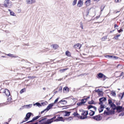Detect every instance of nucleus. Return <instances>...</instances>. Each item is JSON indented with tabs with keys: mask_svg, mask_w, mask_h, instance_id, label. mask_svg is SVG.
Returning a JSON list of instances; mask_svg holds the SVG:
<instances>
[{
	"mask_svg": "<svg viewBox=\"0 0 124 124\" xmlns=\"http://www.w3.org/2000/svg\"><path fill=\"white\" fill-rule=\"evenodd\" d=\"M4 5L5 7L8 8H10L12 5L11 2H10L9 0H5Z\"/></svg>",
	"mask_w": 124,
	"mask_h": 124,
	"instance_id": "nucleus-1",
	"label": "nucleus"
},
{
	"mask_svg": "<svg viewBox=\"0 0 124 124\" xmlns=\"http://www.w3.org/2000/svg\"><path fill=\"white\" fill-rule=\"evenodd\" d=\"M88 114V111H85L84 112L82 113V115L83 116H81L80 117V118L81 119H84L87 117V116Z\"/></svg>",
	"mask_w": 124,
	"mask_h": 124,
	"instance_id": "nucleus-2",
	"label": "nucleus"
},
{
	"mask_svg": "<svg viewBox=\"0 0 124 124\" xmlns=\"http://www.w3.org/2000/svg\"><path fill=\"white\" fill-rule=\"evenodd\" d=\"M106 99L105 97H102L100 98L99 99L100 102L99 104L100 105H104L103 104V102L105 101H106Z\"/></svg>",
	"mask_w": 124,
	"mask_h": 124,
	"instance_id": "nucleus-3",
	"label": "nucleus"
},
{
	"mask_svg": "<svg viewBox=\"0 0 124 124\" xmlns=\"http://www.w3.org/2000/svg\"><path fill=\"white\" fill-rule=\"evenodd\" d=\"M46 118L45 117H42L40 120H39V122L41 123L42 124H44L47 121H46Z\"/></svg>",
	"mask_w": 124,
	"mask_h": 124,
	"instance_id": "nucleus-4",
	"label": "nucleus"
},
{
	"mask_svg": "<svg viewBox=\"0 0 124 124\" xmlns=\"http://www.w3.org/2000/svg\"><path fill=\"white\" fill-rule=\"evenodd\" d=\"M93 119L97 121H98L101 119V117L100 115H98L93 117Z\"/></svg>",
	"mask_w": 124,
	"mask_h": 124,
	"instance_id": "nucleus-5",
	"label": "nucleus"
},
{
	"mask_svg": "<svg viewBox=\"0 0 124 124\" xmlns=\"http://www.w3.org/2000/svg\"><path fill=\"white\" fill-rule=\"evenodd\" d=\"M81 46L82 45L81 44L79 43H78L75 44L74 45L73 47L76 49H79L81 47Z\"/></svg>",
	"mask_w": 124,
	"mask_h": 124,
	"instance_id": "nucleus-6",
	"label": "nucleus"
},
{
	"mask_svg": "<svg viewBox=\"0 0 124 124\" xmlns=\"http://www.w3.org/2000/svg\"><path fill=\"white\" fill-rule=\"evenodd\" d=\"M55 117L54 116L50 119L49 120L47 121V122H46L44 124H49L53 122V120L55 119Z\"/></svg>",
	"mask_w": 124,
	"mask_h": 124,
	"instance_id": "nucleus-7",
	"label": "nucleus"
},
{
	"mask_svg": "<svg viewBox=\"0 0 124 124\" xmlns=\"http://www.w3.org/2000/svg\"><path fill=\"white\" fill-rule=\"evenodd\" d=\"M26 3L28 4H32L36 2V0H26Z\"/></svg>",
	"mask_w": 124,
	"mask_h": 124,
	"instance_id": "nucleus-8",
	"label": "nucleus"
},
{
	"mask_svg": "<svg viewBox=\"0 0 124 124\" xmlns=\"http://www.w3.org/2000/svg\"><path fill=\"white\" fill-rule=\"evenodd\" d=\"M31 115V113L29 112L27 114L26 117L24 119L26 121H27L28 119L30 117Z\"/></svg>",
	"mask_w": 124,
	"mask_h": 124,
	"instance_id": "nucleus-9",
	"label": "nucleus"
},
{
	"mask_svg": "<svg viewBox=\"0 0 124 124\" xmlns=\"http://www.w3.org/2000/svg\"><path fill=\"white\" fill-rule=\"evenodd\" d=\"M54 104V103H52L49 104L46 109V111L49 110L50 109L52 108V107L53 106Z\"/></svg>",
	"mask_w": 124,
	"mask_h": 124,
	"instance_id": "nucleus-10",
	"label": "nucleus"
},
{
	"mask_svg": "<svg viewBox=\"0 0 124 124\" xmlns=\"http://www.w3.org/2000/svg\"><path fill=\"white\" fill-rule=\"evenodd\" d=\"M3 92L5 93L6 95L7 96H9L10 95V93L9 91L7 89H5L3 91Z\"/></svg>",
	"mask_w": 124,
	"mask_h": 124,
	"instance_id": "nucleus-11",
	"label": "nucleus"
},
{
	"mask_svg": "<svg viewBox=\"0 0 124 124\" xmlns=\"http://www.w3.org/2000/svg\"><path fill=\"white\" fill-rule=\"evenodd\" d=\"M100 105V107L99 108V110L100 113L102 112L103 110V108H104V105Z\"/></svg>",
	"mask_w": 124,
	"mask_h": 124,
	"instance_id": "nucleus-12",
	"label": "nucleus"
},
{
	"mask_svg": "<svg viewBox=\"0 0 124 124\" xmlns=\"http://www.w3.org/2000/svg\"><path fill=\"white\" fill-rule=\"evenodd\" d=\"M98 77L99 78H101L104 77L105 79L106 78V76L101 73H99L98 75Z\"/></svg>",
	"mask_w": 124,
	"mask_h": 124,
	"instance_id": "nucleus-13",
	"label": "nucleus"
},
{
	"mask_svg": "<svg viewBox=\"0 0 124 124\" xmlns=\"http://www.w3.org/2000/svg\"><path fill=\"white\" fill-rule=\"evenodd\" d=\"M40 116H38L33 118L32 120L29 121V122H32L35 120H36L40 117Z\"/></svg>",
	"mask_w": 124,
	"mask_h": 124,
	"instance_id": "nucleus-14",
	"label": "nucleus"
},
{
	"mask_svg": "<svg viewBox=\"0 0 124 124\" xmlns=\"http://www.w3.org/2000/svg\"><path fill=\"white\" fill-rule=\"evenodd\" d=\"M82 4L83 2L82 1L80 0L78 1L77 5L79 7L82 6Z\"/></svg>",
	"mask_w": 124,
	"mask_h": 124,
	"instance_id": "nucleus-15",
	"label": "nucleus"
},
{
	"mask_svg": "<svg viewBox=\"0 0 124 124\" xmlns=\"http://www.w3.org/2000/svg\"><path fill=\"white\" fill-rule=\"evenodd\" d=\"M63 91L64 93H66L68 92V88L67 87H65L63 89Z\"/></svg>",
	"mask_w": 124,
	"mask_h": 124,
	"instance_id": "nucleus-16",
	"label": "nucleus"
},
{
	"mask_svg": "<svg viewBox=\"0 0 124 124\" xmlns=\"http://www.w3.org/2000/svg\"><path fill=\"white\" fill-rule=\"evenodd\" d=\"M53 46V48L54 50L57 49L59 47V46L56 44H54L51 45Z\"/></svg>",
	"mask_w": 124,
	"mask_h": 124,
	"instance_id": "nucleus-17",
	"label": "nucleus"
},
{
	"mask_svg": "<svg viewBox=\"0 0 124 124\" xmlns=\"http://www.w3.org/2000/svg\"><path fill=\"white\" fill-rule=\"evenodd\" d=\"M32 106V104H30L28 105H24L23 107H24V108H30Z\"/></svg>",
	"mask_w": 124,
	"mask_h": 124,
	"instance_id": "nucleus-18",
	"label": "nucleus"
},
{
	"mask_svg": "<svg viewBox=\"0 0 124 124\" xmlns=\"http://www.w3.org/2000/svg\"><path fill=\"white\" fill-rule=\"evenodd\" d=\"M89 115L90 116H93L95 113V112L91 110H90L89 111Z\"/></svg>",
	"mask_w": 124,
	"mask_h": 124,
	"instance_id": "nucleus-19",
	"label": "nucleus"
},
{
	"mask_svg": "<svg viewBox=\"0 0 124 124\" xmlns=\"http://www.w3.org/2000/svg\"><path fill=\"white\" fill-rule=\"evenodd\" d=\"M59 119L55 120L54 121L55 122H58L60 121H62L63 120V118L62 117H59Z\"/></svg>",
	"mask_w": 124,
	"mask_h": 124,
	"instance_id": "nucleus-20",
	"label": "nucleus"
},
{
	"mask_svg": "<svg viewBox=\"0 0 124 124\" xmlns=\"http://www.w3.org/2000/svg\"><path fill=\"white\" fill-rule=\"evenodd\" d=\"M92 108H93L95 110H96V108L95 107H93L91 105H90L88 107V108L89 109H91Z\"/></svg>",
	"mask_w": 124,
	"mask_h": 124,
	"instance_id": "nucleus-21",
	"label": "nucleus"
},
{
	"mask_svg": "<svg viewBox=\"0 0 124 124\" xmlns=\"http://www.w3.org/2000/svg\"><path fill=\"white\" fill-rule=\"evenodd\" d=\"M90 0H87V1H86L85 2L86 5L87 6L89 5L90 4Z\"/></svg>",
	"mask_w": 124,
	"mask_h": 124,
	"instance_id": "nucleus-22",
	"label": "nucleus"
},
{
	"mask_svg": "<svg viewBox=\"0 0 124 124\" xmlns=\"http://www.w3.org/2000/svg\"><path fill=\"white\" fill-rule=\"evenodd\" d=\"M111 107L113 109H115L116 108V107L115 105L113 103H112L110 105Z\"/></svg>",
	"mask_w": 124,
	"mask_h": 124,
	"instance_id": "nucleus-23",
	"label": "nucleus"
},
{
	"mask_svg": "<svg viewBox=\"0 0 124 124\" xmlns=\"http://www.w3.org/2000/svg\"><path fill=\"white\" fill-rule=\"evenodd\" d=\"M111 94L112 96H115L116 95L115 92L114 91H112L111 92Z\"/></svg>",
	"mask_w": 124,
	"mask_h": 124,
	"instance_id": "nucleus-24",
	"label": "nucleus"
},
{
	"mask_svg": "<svg viewBox=\"0 0 124 124\" xmlns=\"http://www.w3.org/2000/svg\"><path fill=\"white\" fill-rule=\"evenodd\" d=\"M65 54L68 56H70V53L68 51H67L66 52Z\"/></svg>",
	"mask_w": 124,
	"mask_h": 124,
	"instance_id": "nucleus-25",
	"label": "nucleus"
},
{
	"mask_svg": "<svg viewBox=\"0 0 124 124\" xmlns=\"http://www.w3.org/2000/svg\"><path fill=\"white\" fill-rule=\"evenodd\" d=\"M33 105L34 106H35V105H36L37 106H38L39 107H40L41 106V104H40L38 102L34 104Z\"/></svg>",
	"mask_w": 124,
	"mask_h": 124,
	"instance_id": "nucleus-26",
	"label": "nucleus"
},
{
	"mask_svg": "<svg viewBox=\"0 0 124 124\" xmlns=\"http://www.w3.org/2000/svg\"><path fill=\"white\" fill-rule=\"evenodd\" d=\"M68 69V68H66L65 69H62L60 70H59V71L61 73H62L64 72L66 70Z\"/></svg>",
	"mask_w": 124,
	"mask_h": 124,
	"instance_id": "nucleus-27",
	"label": "nucleus"
},
{
	"mask_svg": "<svg viewBox=\"0 0 124 124\" xmlns=\"http://www.w3.org/2000/svg\"><path fill=\"white\" fill-rule=\"evenodd\" d=\"M70 112L67 111H66L65 113V114L64 115V116H69L70 115Z\"/></svg>",
	"mask_w": 124,
	"mask_h": 124,
	"instance_id": "nucleus-28",
	"label": "nucleus"
},
{
	"mask_svg": "<svg viewBox=\"0 0 124 124\" xmlns=\"http://www.w3.org/2000/svg\"><path fill=\"white\" fill-rule=\"evenodd\" d=\"M59 102L61 103L64 104L65 103H67V102L66 101H62L61 100L59 101Z\"/></svg>",
	"mask_w": 124,
	"mask_h": 124,
	"instance_id": "nucleus-29",
	"label": "nucleus"
},
{
	"mask_svg": "<svg viewBox=\"0 0 124 124\" xmlns=\"http://www.w3.org/2000/svg\"><path fill=\"white\" fill-rule=\"evenodd\" d=\"M107 39V36H105L103 37L101 39L102 41H104L105 39Z\"/></svg>",
	"mask_w": 124,
	"mask_h": 124,
	"instance_id": "nucleus-30",
	"label": "nucleus"
},
{
	"mask_svg": "<svg viewBox=\"0 0 124 124\" xmlns=\"http://www.w3.org/2000/svg\"><path fill=\"white\" fill-rule=\"evenodd\" d=\"M122 106H118L116 108H116L117 109V110H120L121 109H122Z\"/></svg>",
	"mask_w": 124,
	"mask_h": 124,
	"instance_id": "nucleus-31",
	"label": "nucleus"
},
{
	"mask_svg": "<svg viewBox=\"0 0 124 124\" xmlns=\"http://www.w3.org/2000/svg\"><path fill=\"white\" fill-rule=\"evenodd\" d=\"M80 27L82 29H84L83 27V23L82 22H81L80 23Z\"/></svg>",
	"mask_w": 124,
	"mask_h": 124,
	"instance_id": "nucleus-32",
	"label": "nucleus"
},
{
	"mask_svg": "<svg viewBox=\"0 0 124 124\" xmlns=\"http://www.w3.org/2000/svg\"><path fill=\"white\" fill-rule=\"evenodd\" d=\"M72 119V117H70L68 118L66 120L67 121L69 122Z\"/></svg>",
	"mask_w": 124,
	"mask_h": 124,
	"instance_id": "nucleus-33",
	"label": "nucleus"
},
{
	"mask_svg": "<svg viewBox=\"0 0 124 124\" xmlns=\"http://www.w3.org/2000/svg\"><path fill=\"white\" fill-rule=\"evenodd\" d=\"M86 102V100L85 99H83L81 100V102L83 104L85 103Z\"/></svg>",
	"mask_w": 124,
	"mask_h": 124,
	"instance_id": "nucleus-34",
	"label": "nucleus"
},
{
	"mask_svg": "<svg viewBox=\"0 0 124 124\" xmlns=\"http://www.w3.org/2000/svg\"><path fill=\"white\" fill-rule=\"evenodd\" d=\"M88 103L89 104H95V103H94V102L93 100H92L91 101H89L88 102Z\"/></svg>",
	"mask_w": 124,
	"mask_h": 124,
	"instance_id": "nucleus-35",
	"label": "nucleus"
},
{
	"mask_svg": "<svg viewBox=\"0 0 124 124\" xmlns=\"http://www.w3.org/2000/svg\"><path fill=\"white\" fill-rule=\"evenodd\" d=\"M7 55L12 57H16L15 56H14V55L9 54H7Z\"/></svg>",
	"mask_w": 124,
	"mask_h": 124,
	"instance_id": "nucleus-36",
	"label": "nucleus"
},
{
	"mask_svg": "<svg viewBox=\"0 0 124 124\" xmlns=\"http://www.w3.org/2000/svg\"><path fill=\"white\" fill-rule=\"evenodd\" d=\"M120 35H119L117 36H116L114 37V38H113V39H117L119 37H120Z\"/></svg>",
	"mask_w": 124,
	"mask_h": 124,
	"instance_id": "nucleus-37",
	"label": "nucleus"
},
{
	"mask_svg": "<svg viewBox=\"0 0 124 124\" xmlns=\"http://www.w3.org/2000/svg\"><path fill=\"white\" fill-rule=\"evenodd\" d=\"M77 0H74L72 3V5L73 6H74L77 3Z\"/></svg>",
	"mask_w": 124,
	"mask_h": 124,
	"instance_id": "nucleus-38",
	"label": "nucleus"
},
{
	"mask_svg": "<svg viewBox=\"0 0 124 124\" xmlns=\"http://www.w3.org/2000/svg\"><path fill=\"white\" fill-rule=\"evenodd\" d=\"M10 14L11 15L14 16H16V15H15V14L13 12L10 11Z\"/></svg>",
	"mask_w": 124,
	"mask_h": 124,
	"instance_id": "nucleus-39",
	"label": "nucleus"
},
{
	"mask_svg": "<svg viewBox=\"0 0 124 124\" xmlns=\"http://www.w3.org/2000/svg\"><path fill=\"white\" fill-rule=\"evenodd\" d=\"M25 90V88H23V89H22L20 91V93L21 94L23 92H24Z\"/></svg>",
	"mask_w": 124,
	"mask_h": 124,
	"instance_id": "nucleus-40",
	"label": "nucleus"
},
{
	"mask_svg": "<svg viewBox=\"0 0 124 124\" xmlns=\"http://www.w3.org/2000/svg\"><path fill=\"white\" fill-rule=\"evenodd\" d=\"M124 92H123L122 93H121V94H120L119 95V96H121V95H122V96H121V99H122L123 97V96H124Z\"/></svg>",
	"mask_w": 124,
	"mask_h": 124,
	"instance_id": "nucleus-41",
	"label": "nucleus"
},
{
	"mask_svg": "<svg viewBox=\"0 0 124 124\" xmlns=\"http://www.w3.org/2000/svg\"><path fill=\"white\" fill-rule=\"evenodd\" d=\"M62 89V87L61 86H60L59 88V91L60 92H61Z\"/></svg>",
	"mask_w": 124,
	"mask_h": 124,
	"instance_id": "nucleus-42",
	"label": "nucleus"
},
{
	"mask_svg": "<svg viewBox=\"0 0 124 124\" xmlns=\"http://www.w3.org/2000/svg\"><path fill=\"white\" fill-rule=\"evenodd\" d=\"M108 102L109 104H110V105H111L112 103H113L112 102V101L111 100H110V99H109L108 100Z\"/></svg>",
	"mask_w": 124,
	"mask_h": 124,
	"instance_id": "nucleus-43",
	"label": "nucleus"
},
{
	"mask_svg": "<svg viewBox=\"0 0 124 124\" xmlns=\"http://www.w3.org/2000/svg\"><path fill=\"white\" fill-rule=\"evenodd\" d=\"M59 98H58L57 99H56L55 100V101L53 103H54V104L56 103V102L58 101Z\"/></svg>",
	"mask_w": 124,
	"mask_h": 124,
	"instance_id": "nucleus-44",
	"label": "nucleus"
},
{
	"mask_svg": "<svg viewBox=\"0 0 124 124\" xmlns=\"http://www.w3.org/2000/svg\"><path fill=\"white\" fill-rule=\"evenodd\" d=\"M108 56L110 58H116V57H115L114 56H110V55H108Z\"/></svg>",
	"mask_w": 124,
	"mask_h": 124,
	"instance_id": "nucleus-45",
	"label": "nucleus"
},
{
	"mask_svg": "<svg viewBox=\"0 0 124 124\" xmlns=\"http://www.w3.org/2000/svg\"><path fill=\"white\" fill-rule=\"evenodd\" d=\"M82 102H80L78 103H77V105H78L80 106L81 105H82Z\"/></svg>",
	"mask_w": 124,
	"mask_h": 124,
	"instance_id": "nucleus-46",
	"label": "nucleus"
},
{
	"mask_svg": "<svg viewBox=\"0 0 124 124\" xmlns=\"http://www.w3.org/2000/svg\"><path fill=\"white\" fill-rule=\"evenodd\" d=\"M124 115V112L122 113L119 115V116H123Z\"/></svg>",
	"mask_w": 124,
	"mask_h": 124,
	"instance_id": "nucleus-47",
	"label": "nucleus"
},
{
	"mask_svg": "<svg viewBox=\"0 0 124 124\" xmlns=\"http://www.w3.org/2000/svg\"><path fill=\"white\" fill-rule=\"evenodd\" d=\"M95 91L97 92H99L101 91H100V90L99 89H98L97 90H95Z\"/></svg>",
	"mask_w": 124,
	"mask_h": 124,
	"instance_id": "nucleus-48",
	"label": "nucleus"
},
{
	"mask_svg": "<svg viewBox=\"0 0 124 124\" xmlns=\"http://www.w3.org/2000/svg\"><path fill=\"white\" fill-rule=\"evenodd\" d=\"M11 99H12L11 98H8V101H11Z\"/></svg>",
	"mask_w": 124,
	"mask_h": 124,
	"instance_id": "nucleus-49",
	"label": "nucleus"
},
{
	"mask_svg": "<svg viewBox=\"0 0 124 124\" xmlns=\"http://www.w3.org/2000/svg\"><path fill=\"white\" fill-rule=\"evenodd\" d=\"M123 31L122 30V29H121L120 30H118V32H119V33H120V32L121 31Z\"/></svg>",
	"mask_w": 124,
	"mask_h": 124,
	"instance_id": "nucleus-50",
	"label": "nucleus"
},
{
	"mask_svg": "<svg viewBox=\"0 0 124 124\" xmlns=\"http://www.w3.org/2000/svg\"><path fill=\"white\" fill-rule=\"evenodd\" d=\"M124 73L123 72H122L121 74H120V75L119 76V77H121V76H122L124 74Z\"/></svg>",
	"mask_w": 124,
	"mask_h": 124,
	"instance_id": "nucleus-51",
	"label": "nucleus"
},
{
	"mask_svg": "<svg viewBox=\"0 0 124 124\" xmlns=\"http://www.w3.org/2000/svg\"><path fill=\"white\" fill-rule=\"evenodd\" d=\"M46 111V110L45 109H44L43 111H42L41 112V114H42L44 112H45V111Z\"/></svg>",
	"mask_w": 124,
	"mask_h": 124,
	"instance_id": "nucleus-52",
	"label": "nucleus"
},
{
	"mask_svg": "<svg viewBox=\"0 0 124 124\" xmlns=\"http://www.w3.org/2000/svg\"><path fill=\"white\" fill-rule=\"evenodd\" d=\"M120 0H115V1L116 2H120Z\"/></svg>",
	"mask_w": 124,
	"mask_h": 124,
	"instance_id": "nucleus-53",
	"label": "nucleus"
},
{
	"mask_svg": "<svg viewBox=\"0 0 124 124\" xmlns=\"http://www.w3.org/2000/svg\"><path fill=\"white\" fill-rule=\"evenodd\" d=\"M118 27V26L116 24H115V28H116V29H117V28H116V27Z\"/></svg>",
	"mask_w": 124,
	"mask_h": 124,
	"instance_id": "nucleus-54",
	"label": "nucleus"
},
{
	"mask_svg": "<svg viewBox=\"0 0 124 124\" xmlns=\"http://www.w3.org/2000/svg\"><path fill=\"white\" fill-rule=\"evenodd\" d=\"M100 16H99L96 17L97 19L98 18L100 17Z\"/></svg>",
	"mask_w": 124,
	"mask_h": 124,
	"instance_id": "nucleus-55",
	"label": "nucleus"
},
{
	"mask_svg": "<svg viewBox=\"0 0 124 124\" xmlns=\"http://www.w3.org/2000/svg\"><path fill=\"white\" fill-rule=\"evenodd\" d=\"M86 98H87V99L88 100L90 98V97L89 96L88 97Z\"/></svg>",
	"mask_w": 124,
	"mask_h": 124,
	"instance_id": "nucleus-56",
	"label": "nucleus"
},
{
	"mask_svg": "<svg viewBox=\"0 0 124 124\" xmlns=\"http://www.w3.org/2000/svg\"><path fill=\"white\" fill-rule=\"evenodd\" d=\"M43 89L44 90H45L46 89V88H43Z\"/></svg>",
	"mask_w": 124,
	"mask_h": 124,
	"instance_id": "nucleus-57",
	"label": "nucleus"
},
{
	"mask_svg": "<svg viewBox=\"0 0 124 124\" xmlns=\"http://www.w3.org/2000/svg\"><path fill=\"white\" fill-rule=\"evenodd\" d=\"M114 31V30H113L112 31H110V32L111 33V32H113Z\"/></svg>",
	"mask_w": 124,
	"mask_h": 124,
	"instance_id": "nucleus-58",
	"label": "nucleus"
},
{
	"mask_svg": "<svg viewBox=\"0 0 124 124\" xmlns=\"http://www.w3.org/2000/svg\"><path fill=\"white\" fill-rule=\"evenodd\" d=\"M106 109H107V110H109V108H106Z\"/></svg>",
	"mask_w": 124,
	"mask_h": 124,
	"instance_id": "nucleus-59",
	"label": "nucleus"
},
{
	"mask_svg": "<svg viewBox=\"0 0 124 124\" xmlns=\"http://www.w3.org/2000/svg\"><path fill=\"white\" fill-rule=\"evenodd\" d=\"M3 104H4V105L5 104L4 103H3V104H1L0 105H2Z\"/></svg>",
	"mask_w": 124,
	"mask_h": 124,
	"instance_id": "nucleus-60",
	"label": "nucleus"
},
{
	"mask_svg": "<svg viewBox=\"0 0 124 124\" xmlns=\"http://www.w3.org/2000/svg\"><path fill=\"white\" fill-rule=\"evenodd\" d=\"M28 78H31V77H30V76H29V77H28Z\"/></svg>",
	"mask_w": 124,
	"mask_h": 124,
	"instance_id": "nucleus-61",
	"label": "nucleus"
},
{
	"mask_svg": "<svg viewBox=\"0 0 124 124\" xmlns=\"http://www.w3.org/2000/svg\"><path fill=\"white\" fill-rule=\"evenodd\" d=\"M103 10V8L102 9H101V11H102V10Z\"/></svg>",
	"mask_w": 124,
	"mask_h": 124,
	"instance_id": "nucleus-62",
	"label": "nucleus"
},
{
	"mask_svg": "<svg viewBox=\"0 0 124 124\" xmlns=\"http://www.w3.org/2000/svg\"><path fill=\"white\" fill-rule=\"evenodd\" d=\"M106 113H107V112H106L105 111L104 113V114Z\"/></svg>",
	"mask_w": 124,
	"mask_h": 124,
	"instance_id": "nucleus-63",
	"label": "nucleus"
},
{
	"mask_svg": "<svg viewBox=\"0 0 124 124\" xmlns=\"http://www.w3.org/2000/svg\"><path fill=\"white\" fill-rule=\"evenodd\" d=\"M57 91H56L55 92V93H57Z\"/></svg>",
	"mask_w": 124,
	"mask_h": 124,
	"instance_id": "nucleus-64",
	"label": "nucleus"
}]
</instances>
